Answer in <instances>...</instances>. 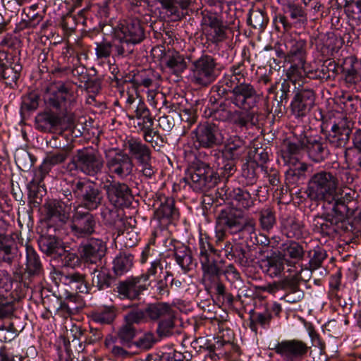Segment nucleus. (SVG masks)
Masks as SVG:
<instances>
[{
    "label": "nucleus",
    "mask_w": 361,
    "mask_h": 361,
    "mask_svg": "<svg viewBox=\"0 0 361 361\" xmlns=\"http://www.w3.org/2000/svg\"><path fill=\"white\" fill-rule=\"evenodd\" d=\"M233 87H228L222 78L211 88L208 116L213 120L232 123L236 128L248 130L258 125L259 114L245 97L233 95Z\"/></svg>",
    "instance_id": "obj_1"
},
{
    "label": "nucleus",
    "mask_w": 361,
    "mask_h": 361,
    "mask_svg": "<svg viewBox=\"0 0 361 361\" xmlns=\"http://www.w3.org/2000/svg\"><path fill=\"white\" fill-rule=\"evenodd\" d=\"M353 178L348 169L339 167L336 173L319 171L314 173L307 183V197L313 201H326L336 195L340 183H351Z\"/></svg>",
    "instance_id": "obj_2"
},
{
    "label": "nucleus",
    "mask_w": 361,
    "mask_h": 361,
    "mask_svg": "<svg viewBox=\"0 0 361 361\" xmlns=\"http://www.w3.org/2000/svg\"><path fill=\"white\" fill-rule=\"evenodd\" d=\"M145 39V25L138 17L121 20L114 30V53L117 57H128L136 44Z\"/></svg>",
    "instance_id": "obj_3"
},
{
    "label": "nucleus",
    "mask_w": 361,
    "mask_h": 361,
    "mask_svg": "<svg viewBox=\"0 0 361 361\" xmlns=\"http://www.w3.org/2000/svg\"><path fill=\"white\" fill-rule=\"evenodd\" d=\"M201 157L202 153L200 152L199 157L195 156L193 160L188 161L183 178L185 183L197 192L209 190L215 187L219 180L218 173L209 163L201 160Z\"/></svg>",
    "instance_id": "obj_4"
},
{
    "label": "nucleus",
    "mask_w": 361,
    "mask_h": 361,
    "mask_svg": "<svg viewBox=\"0 0 361 361\" xmlns=\"http://www.w3.org/2000/svg\"><path fill=\"white\" fill-rule=\"evenodd\" d=\"M224 82L228 87H233V95L245 97L251 106L257 107L262 99L259 94L250 82H246L247 71L244 61L233 64L228 72L223 76Z\"/></svg>",
    "instance_id": "obj_5"
},
{
    "label": "nucleus",
    "mask_w": 361,
    "mask_h": 361,
    "mask_svg": "<svg viewBox=\"0 0 361 361\" xmlns=\"http://www.w3.org/2000/svg\"><path fill=\"white\" fill-rule=\"evenodd\" d=\"M198 249V258L202 271V280L206 289H207L210 286L220 280L221 269L214 256H219L221 250L213 247L209 236L206 234L200 235Z\"/></svg>",
    "instance_id": "obj_6"
},
{
    "label": "nucleus",
    "mask_w": 361,
    "mask_h": 361,
    "mask_svg": "<svg viewBox=\"0 0 361 361\" xmlns=\"http://www.w3.org/2000/svg\"><path fill=\"white\" fill-rule=\"evenodd\" d=\"M123 147L135 161L140 169L142 175L148 178H152L157 169L152 164V150L149 145L143 142L139 137H128L123 142Z\"/></svg>",
    "instance_id": "obj_7"
},
{
    "label": "nucleus",
    "mask_w": 361,
    "mask_h": 361,
    "mask_svg": "<svg viewBox=\"0 0 361 361\" xmlns=\"http://www.w3.org/2000/svg\"><path fill=\"white\" fill-rule=\"evenodd\" d=\"M71 169L90 177L100 174L104 166V161L99 152L93 147H83L75 151L69 164Z\"/></svg>",
    "instance_id": "obj_8"
},
{
    "label": "nucleus",
    "mask_w": 361,
    "mask_h": 361,
    "mask_svg": "<svg viewBox=\"0 0 361 361\" xmlns=\"http://www.w3.org/2000/svg\"><path fill=\"white\" fill-rule=\"evenodd\" d=\"M72 192L81 207L92 212L99 208L104 200L102 190L97 183L88 178H80L73 182Z\"/></svg>",
    "instance_id": "obj_9"
},
{
    "label": "nucleus",
    "mask_w": 361,
    "mask_h": 361,
    "mask_svg": "<svg viewBox=\"0 0 361 361\" xmlns=\"http://www.w3.org/2000/svg\"><path fill=\"white\" fill-rule=\"evenodd\" d=\"M216 225L226 228L231 234L243 231L252 233L256 223L252 217L245 216L244 212L232 206H226L218 214Z\"/></svg>",
    "instance_id": "obj_10"
},
{
    "label": "nucleus",
    "mask_w": 361,
    "mask_h": 361,
    "mask_svg": "<svg viewBox=\"0 0 361 361\" xmlns=\"http://www.w3.org/2000/svg\"><path fill=\"white\" fill-rule=\"evenodd\" d=\"M314 232L323 237L334 238L351 231L353 225L348 220H343L332 212L322 216H315L312 222Z\"/></svg>",
    "instance_id": "obj_11"
},
{
    "label": "nucleus",
    "mask_w": 361,
    "mask_h": 361,
    "mask_svg": "<svg viewBox=\"0 0 361 361\" xmlns=\"http://www.w3.org/2000/svg\"><path fill=\"white\" fill-rule=\"evenodd\" d=\"M216 59L203 54L191 64V82L200 87H206L213 83L219 75Z\"/></svg>",
    "instance_id": "obj_12"
},
{
    "label": "nucleus",
    "mask_w": 361,
    "mask_h": 361,
    "mask_svg": "<svg viewBox=\"0 0 361 361\" xmlns=\"http://www.w3.org/2000/svg\"><path fill=\"white\" fill-rule=\"evenodd\" d=\"M326 128H329L326 134V140L334 148H343L348 143L354 122L346 116L340 115L333 121L326 123Z\"/></svg>",
    "instance_id": "obj_13"
},
{
    "label": "nucleus",
    "mask_w": 361,
    "mask_h": 361,
    "mask_svg": "<svg viewBox=\"0 0 361 361\" xmlns=\"http://www.w3.org/2000/svg\"><path fill=\"white\" fill-rule=\"evenodd\" d=\"M192 139L196 149H210L221 145L224 142L223 134L219 126L214 123H199L192 132Z\"/></svg>",
    "instance_id": "obj_14"
},
{
    "label": "nucleus",
    "mask_w": 361,
    "mask_h": 361,
    "mask_svg": "<svg viewBox=\"0 0 361 361\" xmlns=\"http://www.w3.org/2000/svg\"><path fill=\"white\" fill-rule=\"evenodd\" d=\"M310 347L300 339H285L270 344L269 349L280 355L283 361H302Z\"/></svg>",
    "instance_id": "obj_15"
},
{
    "label": "nucleus",
    "mask_w": 361,
    "mask_h": 361,
    "mask_svg": "<svg viewBox=\"0 0 361 361\" xmlns=\"http://www.w3.org/2000/svg\"><path fill=\"white\" fill-rule=\"evenodd\" d=\"M106 172L111 178L126 180L133 175L134 163L131 157L123 150H118L106 159Z\"/></svg>",
    "instance_id": "obj_16"
},
{
    "label": "nucleus",
    "mask_w": 361,
    "mask_h": 361,
    "mask_svg": "<svg viewBox=\"0 0 361 361\" xmlns=\"http://www.w3.org/2000/svg\"><path fill=\"white\" fill-rule=\"evenodd\" d=\"M73 102V92L66 84L59 82L50 87L47 97L49 107L66 115Z\"/></svg>",
    "instance_id": "obj_17"
},
{
    "label": "nucleus",
    "mask_w": 361,
    "mask_h": 361,
    "mask_svg": "<svg viewBox=\"0 0 361 361\" xmlns=\"http://www.w3.org/2000/svg\"><path fill=\"white\" fill-rule=\"evenodd\" d=\"M219 197L224 200L230 201L232 207L244 210H249L254 207L256 198L245 188H229L226 185L217 189Z\"/></svg>",
    "instance_id": "obj_18"
},
{
    "label": "nucleus",
    "mask_w": 361,
    "mask_h": 361,
    "mask_svg": "<svg viewBox=\"0 0 361 361\" xmlns=\"http://www.w3.org/2000/svg\"><path fill=\"white\" fill-rule=\"evenodd\" d=\"M97 221L91 212L76 210L71 219V231L78 238H87L95 233Z\"/></svg>",
    "instance_id": "obj_19"
},
{
    "label": "nucleus",
    "mask_w": 361,
    "mask_h": 361,
    "mask_svg": "<svg viewBox=\"0 0 361 361\" xmlns=\"http://www.w3.org/2000/svg\"><path fill=\"white\" fill-rule=\"evenodd\" d=\"M104 189L109 202L114 207H128L131 204V189L125 183L112 180L104 185Z\"/></svg>",
    "instance_id": "obj_20"
},
{
    "label": "nucleus",
    "mask_w": 361,
    "mask_h": 361,
    "mask_svg": "<svg viewBox=\"0 0 361 361\" xmlns=\"http://www.w3.org/2000/svg\"><path fill=\"white\" fill-rule=\"evenodd\" d=\"M149 284L143 282L140 276L128 277L118 282L116 292L121 299L140 300V296L148 289Z\"/></svg>",
    "instance_id": "obj_21"
},
{
    "label": "nucleus",
    "mask_w": 361,
    "mask_h": 361,
    "mask_svg": "<svg viewBox=\"0 0 361 361\" xmlns=\"http://www.w3.org/2000/svg\"><path fill=\"white\" fill-rule=\"evenodd\" d=\"M25 250L26 261L23 271L14 272V276L19 280H23V277L29 280L42 277L44 275V268L39 255L29 244L25 245Z\"/></svg>",
    "instance_id": "obj_22"
},
{
    "label": "nucleus",
    "mask_w": 361,
    "mask_h": 361,
    "mask_svg": "<svg viewBox=\"0 0 361 361\" xmlns=\"http://www.w3.org/2000/svg\"><path fill=\"white\" fill-rule=\"evenodd\" d=\"M156 204H157V207L154 210V218L160 224L166 225L179 219V212L175 207L173 198L159 195L154 206Z\"/></svg>",
    "instance_id": "obj_23"
},
{
    "label": "nucleus",
    "mask_w": 361,
    "mask_h": 361,
    "mask_svg": "<svg viewBox=\"0 0 361 361\" xmlns=\"http://www.w3.org/2000/svg\"><path fill=\"white\" fill-rule=\"evenodd\" d=\"M355 195V192L351 190L341 193V197L337 192L334 198H331V202H334L331 212L343 220H348V216L353 215L357 209Z\"/></svg>",
    "instance_id": "obj_24"
},
{
    "label": "nucleus",
    "mask_w": 361,
    "mask_h": 361,
    "mask_svg": "<svg viewBox=\"0 0 361 361\" xmlns=\"http://www.w3.org/2000/svg\"><path fill=\"white\" fill-rule=\"evenodd\" d=\"M106 243L99 238H90L81 243L78 252L81 259L87 264H97L105 255Z\"/></svg>",
    "instance_id": "obj_25"
},
{
    "label": "nucleus",
    "mask_w": 361,
    "mask_h": 361,
    "mask_svg": "<svg viewBox=\"0 0 361 361\" xmlns=\"http://www.w3.org/2000/svg\"><path fill=\"white\" fill-rule=\"evenodd\" d=\"M305 132L300 130L293 132V137L284 140L281 145V156L284 163H295L298 159L296 156L305 148Z\"/></svg>",
    "instance_id": "obj_26"
},
{
    "label": "nucleus",
    "mask_w": 361,
    "mask_h": 361,
    "mask_svg": "<svg viewBox=\"0 0 361 361\" xmlns=\"http://www.w3.org/2000/svg\"><path fill=\"white\" fill-rule=\"evenodd\" d=\"M315 102V94L312 90H298L290 103V110L296 118H303L311 111Z\"/></svg>",
    "instance_id": "obj_27"
},
{
    "label": "nucleus",
    "mask_w": 361,
    "mask_h": 361,
    "mask_svg": "<svg viewBox=\"0 0 361 361\" xmlns=\"http://www.w3.org/2000/svg\"><path fill=\"white\" fill-rule=\"evenodd\" d=\"M305 148L308 157L315 163H321L330 154L326 140L319 135H307L305 133Z\"/></svg>",
    "instance_id": "obj_28"
},
{
    "label": "nucleus",
    "mask_w": 361,
    "mask_h": 361,
    "mask_svg": "<svg viewBox=\"0 0 361 361\" xmlns=\"http://www.w3.org/2000/svg\"><path fill=\"white\" fill-rule=\"evenodd\" d=\"M307 42L302 39H290L286 47L288 49L286 60L293 63V68L305 69Z\"/></svg>",
    "instance_id": "obj_29"
},
{
    "label": "nucleus",
    "mask_w": 361,
    "mask_h": 361,
    "mask_svg": "<svg viewBox=\"0 0 361 361\" xmlns=\"http://www.w3.org/2000/svg\"><path fill=\"white\" fill-rule=\"evenodd\" d=\"M64 116L51 109L41 112L35 117L36 128L44 133H52L61 125Z\"/></svg>",
    "instance_id": "obj_30"
},
{
    "label": "nucleus",
    "mask_w": 361,
    "mask_h": 361,
    "mask_svg": "<svg viewBox=\"0 0 361 361\" xmlns=\"http://www.w3.org/2000/svg\"><path fill=\"white\" fill-rule=\"evenodd\" d=\"M288 266H292L303 259V246L295 240H288L281 245L278 253Z\"/></svg>",
    "instance_id": "obj_31"
},
{
    "label": "nucleus",
    "mask_w": 361,
    "mask_h": 361,
    "mask_svg": "<svg viewBox=\"0 0 361 361\" xmlns=\"http://www.w3.org/2000/svg\"><path fill=\"white\" fill-rule=\"evenodd\" d=\"M245 141L238 135L230 136L224 145L222 154L224 159L239 160L247 152Z\"/></svg>",
    "instance_id": "obj_32"
},
{
    "label": "nucleus",
    "mask_w": 361,
    "mask_h": 361,
    "mask_svg": "<svg viewBox=\"0 0 361 361\" xmlns=\"http://www.w3.org/2000/svg\"><path fill=\"white\" fill-rule=\"evenodd\" d=\"M173 257L176 263L187 272L192 269L193 259L190 249L180 241L171 240Z\"/></svg>",
    "instance_id": "obj_33"
},
{
    "label": "nucleus",
    "mask_w": 361,
    "mask_h": 361,
    "mask_svg": "<svg viewBox=\"0 0 361 361\" xmlns=\"http://www.w3.org/2000/svg\"><path fill=\"white\" fill-rule=\"evenodd\" d=\"M90 289L95 288L98 290H104L111 287L115 279L108 268L104 266H97L91 272Z\"/></svg>",
    "instance_id": "obj_34"
},
{
    "label": "nucleus",
    "mask_w": 361,
    "mask_h": 361,
    "mask_svg": "<svg viewBox=\"0 0 361 361\" xmlns=\"http://www.w3.org/2000/svg\"><path fill=\"white\" fill-rule=\"evenodd\" d=\"M60 280L65 285L75 288L78 293H88L90 291V286L86 281V275L78 271L62 273Z\"/></svg>",
    "instance_id": "obj_35"
},
{
    "label": "nucleus",
    "mask_w": 361,
    "mask_h": 361,
    "mask_svg": "<svg viewBox=\"0 0 361 361\" xmlns=\"http://www.w3.org/2000/svg\"><path fill=\"white\" fill-rule=\"evenodd\" d=\"M155 75L152 69L142 70L132 76L130 82L137 94L142 88L150 89L156 86Z\"/></svg>",
    "instance_id": "obj_36"
},
{
    "label": "nucleus",
    "mask_w": 361,
    "mask_h": 361,
    "mask_svg": "<svg viewBox=\"0 0 361 361\" xmlns=\"http://www.w3.org/2000/svg\"><path fill=\"white\" fill-rule=\"evenodd\" d=\"M16 257V241L9 235L0 234V262L11 265Z\"/></svg>",
    "instance_id": "obj_37"
},
{
    "label": "nucleus",
    "mask_w": 361,
    "mask_h": 361,
    "mask_svg": "<svg viewBox=\"0 0 361 361\" xmlns=\"http://www.w3.org/2000/svg\"><path fill=\"white\" fill-rule=\"evenodd\" d=\"M70 206L61 200H51L45 204L47 215L50 219L65 223L69 217Z\"/></svg>",
    "instance_id": "obj_38"
},
{
    "label": "nucleus",
    "mask_w": 361,
    "mask_h": 361,
    "mask_svg": "<svg viewBox=\"0 0 361 361\" xmlns=\"http://www.w3.org/2000/svg\"><path fill=\"white\" fill-rule=\"evenodd\" d=\"M283 233L288 238L300 239L303 237L305 226L296 217L289 216L281 221Z\"/></svg>",
    "instance_id": "obj_39"
},
{
    "label": "nucleus",
    "mask_w": 361,
    "mask_h": 361,
    "mask_svg": "<svg viewBox=\"0 0 361 361\" xmlns=\"http://www.w3.org/2000/svg\"><path fill=\"white\" fill-rule=\"evenodd\" d=\"M173 311V310L169 303L163 302L149 303L145 307L148 322H158Z\"/></svg>",
    "instance_id": "obj_40"
},
{
    "label": "nucleus",
    "mask_w": 361,
    "mask_h": 361,
    "mask_svg": "<svg viewBox=\"0 0 361 361\" xmlns=\"http://www.w3.org/2000/svg\"><path fill=\"white\" fill-rule=\"evenodd\" d=\"M221 250L224 252L226 259L235 260L242 266H245L247 263V257L246 250L241 244H233L230 241H226Z\"/></svg>",
    "instance_id": "obj_41"
},
{
    "label": "nucleus",
    "mask_w": 361,
    "mask_h": 361,
    "mask_svg": "<svg viewBox=\"0 0 361 361\" xmlns=\"http://www.w3.org/2000/svg\"><path fill=\"white\" fill-rule=\"evenodd\" d=\"M285 261L278 254L274 252L271 256L267 257L261 262V268L263 271L274 278L281 275L284 270Z\"/></svg>",
    "instance_id": "obj_42"
},
{
    "label": "nucleus",
    "mask_w": 361,
    "mask_h": 361,
    "mask_svg": "<svg viewBox=\"0 0 361 361\" xmlns=\"http://www.w3.org/2000/svg\"><path fill=\"white\" fill-rule=\"evenodd\" d=\"M336 63L334 61H326L320 68L312 71L303 69L307 77L313 80H329L336 75Z\"/></svg>",
    "instance_id": "obj_43"
},
{
    "label": "nucleus",
    "mask_w": 361,
    "mask_h": 361,
    "mask_svg": "<svg viewBox=\"0 0 361 361\" xmlns=\"http://www.w3.org/2000/svg\"><path fill=\"white\" fill-rule=\"evenodd\" d=\"M39 246L42 252L48 256L56 257L63 251L60 240L54 236H42L39 240Z\"/></svg>",
    "instance_id": "obj_44"
},
{
    "label": "nucleus",
    "mask_w": 361,
    "mask_h": 361,
    "mask_svg": "<svg viewBox=\"0 0 361 361\" xmlns=\"http://www.w3.org/2000/svg\"><path fill=\"white\" fill-rule=\"evenodd\" d=\"M289 166V169L286 172V180L289 183L295 184L300 180L305 178V172L308 169V165L305 162L297 160L295 163H284Z\"/></svg>",
    "instance_id": "obj_45"
},
{
    "label": "nucleus",
    "mask_w": 361,
    "mask_h": 361,
    "mask_svg": "<svg viewBox=\"0 0 361 361\" xmlns=\"http://www.w3.org/2000/svg\"><path fill=\"white\" fill-rule=\"evenodd\" d=\"M22 69L23 67L20 63L10 62L0 71V77L4 79L8 86L14 87L17 85Z\"/></svg>",
    "instance_id": "obj_46"
},
{
    "label": "nucleus",
    "mask_w": 361,
    "mask_h": 361,
    "mask_svg": "<svg viewBox=\"0 0 361 361\" xmlns=\"http://www.w3.org/2000/svg\"><path fill=\"white\" fill-rule=\"evenodd\" d=\"M116 317V308L111 306H104L91 314L92 320L100 324H111Z\"/></svg>",
    "instance_id": "obj_47"
},
{
    "label": "nucleus",
    "mask_w": 361,
    "mask_h": 361,
    "mask_svg": "<svg viewBox=\"0 0 361 361\" xmlns=\"http://www.w3.org/2000/svg\"><path fill=\"white\" fill-rule=\"evenodd\" d=\"M134 256L130 253H120L113 262V271L115 275L121 276L128 272L133 266Z\"/></svg>",
    "instance_id": "obj_48"
},
{
    "label": "nucleus",
    "mask_w": 361,
    "mask_h": 361,
    "mask_svg": "<svg viewBox=\"0 0 361 361\" xmlns=\"http://www.w3.org/2000/svg\"><path fill=\"white\" fill-rule=\"evenodd\" d=\"M102 206L99 215L104 225L108 227H115L121 222L117 207L106 204Z\"/></svg>",
    "instance_id": "obj_49"
},
{
    "label": "nucleus",
    "mask_w": 361,
    "mask_h": 361,
    "mask_svg": "<svg viewBox=\"0 0 361 361\" xmlns=\"http://www.w3.org/2000/svg\"><path fill=\"white\" fill-rule=\"evenodd\" d=\"M273 316L270 314L268 311L265 310L262 312H252L250 317L249 327L252 331L257 333L258 327L260 326L264 329H267L270 327L271 322Z\"/></svg>",
    "instance_id": "obj_50"
},
{
    "label": "nucleus",
    "mask_w": 361,
    "mask_h": 361,
    "mask_svg": "<svg viewBox=\"0 0 361 361\" xmlns=\"http://www.w3.org/2000/svg\"><path fill=\"white\" fill-rule=\"evenodd\" d=\"M71 149L63 148L56 152H50L47 154L43 162L45 171H51L53 166L63 163L69 156Z\"/></svg>",
    "instance_id": "obj_51"
},
{
    "label": "nucleus",
    "mask_w": 361,
    "mask_h": 361,
    "mask_svg": "<svg viewBox=\"0 0 361 361\" xmlns=\"http://www.w3.org/2000/svg\"><path fill=\"white\" fill-rule=\"evenodd\" d=\"M174 311L157 322L156 334L160 338L169 337L173 334L176 328Z\"/></svg>",
    "instance_id": "obj_52"
},
{
    "label": "nucleus",
    "mask_w": 361,
    "mask_h": 361,
    "mask_svg": "<svg viewBox=\"0 0 361 361\" xmlns=\"http://www.w3.org/2000/svg\"><path fill=\"white\" fill-rule=\"evenodd\" d=\"M153 126L148 128L144 126L143 130L139 132L142 134L143 139L146 142L150 144L155 150L159 151L164 147V140L159 133L154 129Z\"/></svg>",
    "instance_id": "obj_53"
},
{
    "label": "nucleus",
    "mask_w": 361,
    "mask_h": 361,
    "mask_svg": "<svg viewBox=\"0 0 361 361\" xmlns=\"http://www.w3.org/2000/svg\"><path fill=\"white\" fill-rule=\"evenodd\" d=\"M192 1V0H161V4L167 12L180 18L183 16L180 8L182 10L187 9Z\"/></svg>",
    "instance_id": "obj_54"
},
{
    "label": "nucleus",
    "mask_w": 361,
    "mask_h": 361,
    "mask_svg": "<svg viewBox=\"0 0 361 361\" xmlns=\"http://www.w3.org/2000/svg\"><path fill=\"white\" fill-rule=\"evenodd\" d=\"M164 61L166 67L176 75L181 73L186 68V63L183 56L178 52L166 55Z\"/></svg>",
    "instance_id": "obj_55"
},
{
    "label": "nucleus",
    "mask_w": 361,
    "mask_h": 361,
    "mask_svg": "<svg viewBox=\"0 0 361 361\" xmlns=\"http://www.w3.org/2000/svg\"><path fill=\"white\" fill-rule=\"evenodd\" d=\"M259 222L263 231H270L276 223V214L273 208L266 207L258 212Z\"/></svg>",
    "instance_id": "obj_56"
},
{
    "label": "nucleus",
    "mask_w": 361,
    "mask_h": 361,
    "mask_svg": "<svg viewBox=\"0 0 361 361\" xmlns=\"http://www.w3.org/2000/svg\"><path fill=\"white\" fill-rule=\"evenodd\" d=\"M137 335V329L134 326L124 322L117 332V338L121 344L129 347Z\"/></svg>",
    "instance_id": "obj_57"
},
{
    "label": "nucleus",
    "mask_w": 361,
    "mask_h": 361,
    "mask_svg": "<svg viewBox=\"0 0 361 361\" xmlns=\"http://www.w3.org/2000/svg\"><path fill=\"white\" fill-rule=\"evenodd\" d=\"M257 164L252 162H247L243 164L242 166L241 178L243 182L246 185H252L257 180Z\"/></svg>",
    "instance_id": "obj_58"
},
{
    "label": "nucleus",
    "mask_w": 361,
    "mask_h": 361,
    "mask_svg": "<svg viewBox=\"0 0 361 361\" xmlns=\"http://www.w3.org/2000/svg\"><path fill=\"white\" fill-rule=\"evenodd\" d=\"M227 30L228 26L224 23L212 29H207V38L212 44H218L227 39Z\"/></svg>",
    "instance_id": "obj_59"
},
{
    "label": "nucleus",
    "mask_w": 361,
    "mask_h": 361,
    "mask_svg": "<svg viewBox=\"0 0 361 361\" xmlns=\"http://www.w3.org/2000/svg\"><path fill=\"white\" fill-rule=\"evenodd\" d=\"M309 267L310 270H316L322 266L323 262L327 257L326 251L321 247H316L309 252Z\"/></svg>",
    "instance_id": "obj_60"
},
{
    "label": "nucleus",
    "mask_w": 361,
    "mask_h": 361,
    "mask_svg": "<svg viewBox=\"0 0 361 361\" xmlns=\"http://www.w3.org/2000/svg\"><path fill=\"white\" fill-rule=\"evenodd\" d=\"M151 114L149 109L141 99L137 101L136 106H130L127 116L129 120H135L142 118L147 120V117Z\"/></svg>",
    "instance_id": "obj_61"
},
{
    "label": "nucleus",
    "mask_w": 361,
    "mask_h": 361,
    "mask_svg": "<svg viewBox=\"0 0 361 361\" xmlns=\"http://www.w3.org/2000/svg\"><path fill=\"white\" fill-rule=\"evenodd\" d=\"M124 322L134 326L148 322L145 307L144 309H133L126 313L124 316Z\"/></svg>",
    "instance_id": "obj_62"
},
{
    "label": "nucleus",
    "mask_w": 361,
    "mask_h": 361,
    "mask_svg": "<svg viewBox=\"0 0 361 361\" xmlns=\"http://www.w3.org/2000/svg\"><path fill=\"white\" fill-rule=\"evenodd\" d=\"M345 81L350 85L361 82V64L354 62L348 68H343Z\"/></svg>",
    "instance_id": "obj_63"
},
{
    "label": "nucleus",
    "mask_w": 361,
    "mask_h": 361,
    "mask_svg": "<svg viewBox=\"0 0 361 361\" xmlns=\"http://www.w3.org/2000/svg\"><path fill=\"white\" fill-rule=\"evenodd\" d=\"M215 341L211 344H207L206 348L212 355H210L212 357L216 356L218 358L220 357H223L226 355L227 353L232 348L231 345H227L220 338H214Z\"/></svg>",
    "instance_id": "obj_64"
}]
</instances>
